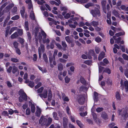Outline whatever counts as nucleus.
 I'll return each mask as SVG.
<instances>
[{
    "instance_id": "1",
    "label": "nucleus",
    "mask_w": 128,
    "mask_h": 128,
    "mask_svg": "<svg viewBox=\"0 0 128 128\" xmlns=\"http://www.w3.org/2000/svg\"><path fill=\"white\" fill-rule=\"evenodd\" d=\"M42 36L43 37L42 38L43 42L44 43H48L50 42V40L48 38H46V34L44 32L42 31L41 32H40L38 36V39L40 41L41 40L42 38Z\"/></svg>"
},
{
    "instance_id": "2",
    "label": "nucleus",
    "mask_w": 128,
    "mask_h": 128,
    "mask_svg": "<svg viewBox=\"0 0 128 128\" xmlns=\"http://www.w3.org/2000/svg\"><path fill=\"white\" fill-rule=\"evenodd\" d=\"M60 10L62 12V15L64 16V18L66 19H68L70 17H71V13L69 12L67 13L68 9L66 7L61 6L60 7Z\"/></svg>"
},
{
    "instance_id": "3",
    "label": "nucleus",
    "mask_w": 128,
    "mask_h": 128,
    "mask_svg": "<svg viewBox=\"0 0 128 128\" xmlns=\"http://www.w3.org/2000/svg\"><path fill=\"white\" fill-rule=\"evenodd\" d=\"M19 93L20 95L19 98V101L20 102H22L24 100L26 101L27 100V96L23 90H20Z\"/></svg>"
},
{
    "instance_id": "4",
    "label": "nucleus",
    "mask_w": 128,
    "mask_h": 128,
    "mask_svg": "<svg viewBox=\"0 0 128 128\" xmlns=\"http://www.w3.org/2000/svg\"><path fill=\"white\" fill-rule=\"evenodd\" d=\"M28 8L29 12H30V17L32 20H34L35 19V16L34 14L33 11L32 6L31 3L28 5Z\"/></svg>"
},
{
    "instance_id": "5",
    "label": "nucleus",
    "mask_w": 128,
    "mask_h": 128,
    "mask_svg": "<svg viewBox=\"0 0 128 128\" xmlns=\"http://www.w3.org/2000/svg\"><path fill=\"white\" fill-rule=\"evenodd\" d=\"M91 13L94 17H97L100 16V11L98 9L91 10Z\"/></svg>"
},
{
    "instance_id": "6",
    "label": "nucleus",
    "mask_w": 128,
    "mask_h": 128,
    "mask_svg": "<svg viewBox=\"0 0 128 128\" xmlns=\"http://www.w3.org/2000/svg\"><path fill=\"white\" fill-rule=\"evenodd\" d=\"M48 89H45L44 90L43 92L42 93L39 94L38 95L42 99L44 98H47L48 96Z\"/></svg>"
},
{
    "instance_id": "7",
    "label": "nucleus",
    "mask_w": 128,
    "mask_h": 128,
    "mask_svg": "<svg viewBox=\"0 0 128 128\" xmlns=\"http://www.w3.org/2000/svg\"><path fill=\"white\" fill-rule=\"evenodd\" d=\"M44 50V46L43 44H41L40 47L38 48V52L39 58H40L41 57L42 52H43Z\"/></svg>"
},
{
    "instance_id": "8",
    "label": "nucleus",
    "mask_w": 128,
    "mask_h": 128,
    "mask_svg": "<svg viewBox=\"0 0 128 128\" xmlns=\"http://www.w3.org/2000/svg\"><path fill=\"white\" fill-rule=\"evenodd\" d=\"M72 13L73 14L71 16V17L73 18L72 19V20H78L80 18V17L78 14H74V12H72Z\"/></svg>"
},
{
    "instance_id": "9",
    "label": "nucleus",
    "mask_w": 128,
    "mask_h": 128,
    "mask_svg": "<svg viewBox=\"0 0 128 128\" xmlns=\"http://www.w3.org/2000/svg\"><path fill=\"white\" fill-rule=\"evenodd\" d=\"M47 120L46 118H44V116H42L39 120V123L41 124L42 126L44 125L46 123V121Z\"/></svg>"
},
{
    "instance_id": "10",
    "label": "nucleus",
    "mask_w": 128,
    "mask_h": 128,
    "mask_svg": "<svg viewBox=\"0 0 128 128\" xmlns=\"http://www.w3.org/2000/svg\"><path fill=\"white\" fill-rule=\"evenodd\" d=\"M85 100V98L83 96H80L79 97L78 102L80 104H84Z\"/></svg>"
},
{
    "instance_id": "11",
    "label": "nucleus",
    "mask_w": 128,
    "mask_h": 128,
    "mask_svg": "<svg viewBox=\"0 0 128 128\" xmlns=\"http://www.w3.org/2000/svg\"><path fill=\"white\" fill-rule=\"evenodd\" d=\"M124 85L123 90H125L126 92L128 91V81L126 80L124 82Z\"/></svg>"
},
{
    "instance_id": "12",
    "label": "nucleus",
    "mask_w": 128,
    "mask_h": 128,
    "mask_svg": "<svg viewBox=\"0 0 128 128\" xmlns=\"http://www.w3.org/2000/svg\"><path fill=\"white\" fill-rule=\"evenodd\" d=\"M42 110L38 106L36 107V115L38 116H40Z\"/></svg>"
},
{
    "instance_id": "13",
    "label": "nucleus",
    "mask_w": 128,
    "mask_h": 128,
    "mask_svg": "<svg viewBox=\"0 0 128 128\" xmlns=\"http://www.w3.org/2000/svg\"><path fill=\"white\" fill-rule=\"evenodd\" d=\"M29 105L30 106L32 112L33 113L36 110L34 105V104H32L31 102H29Z\"/></svg>"
},
{
    "instance_id": "14",
    "label": "nucleus",
    "mask_w": 128,
    "mask_h": 128,
    "mask_svg": "<svg viewBox=\"0 0 128 128\" xmlns=\"http://www.w3.org/2000/svg\"><path fill=\"white\" fill-rule=\"evenodd\" d=\"M94 51L92 50H90L88 53V58L90 59L92 58L91 56H94Z\"/></svg>"
},
{
    "instance_id": "15",
    "label": "nucleus",
    "mask_w": 128,
    "mask_h": 128,
    "mask_svg": "<svg viewBox=\"0 0 128 128\" xmlns=\"http://www.w3.org/2000/svg\"><path fill=\"white\" fill-rule=\"evenodd\" d=\"M125 34V33L124 32H120L116 34L115 35L113 36V37L114 40H116V37H118L122 35H124Z\"/></svg>"
},
{
    "instance_id": "16",
    "label": "nucleus",
    "mask_w": 128,
    "mask_h": 128,
    "mask_svg": "<svg viewBox=\"0 0 128 128\" xmlns=\"http://www.w3.org/2000/svg\"><path fill=\"white\" fill-rule=\"evenodd\" d=\"M55 0L57 1L58 3L54 1H51L50 2L51 4H55L57 6H59V4H60V0Z\"/></svg>"
},
{
    "instance_id": "17",
    "label": "nucleus",
    "mask_w": 128,
    "mask_h": 128,
    "mask_svg": "<svg viewBox=\"0 0 128 128\" xmlns=\"http://www.w3.org/2000/svg\"><path fill=\"white\" fill-rule=\"evenodd\" d=\"M105 54L104 52H102L99 54L98 57V60H101L104 58V57Z\"/></svg>"
},
{
    "instance_id": "18",
    "label": "nucleus",
    "mask_w": 128,
    "mask_h": 128,
    "mask_svg": "<svg viewBox=\"0 0 128 128\" xmlns=\"http://www.w3.org/2000/svg\"><path fill=\"white\" fill-rule=\"evenodd\" d=\"M115 96L117 100H121V97L119 92H116Z\"/></svg>"
},
{
    "instance_id": "19",
    "label": "nucleus",
    "mask_w": 128,
    "mask_h": 128,
    "mask_svg": "<svg viewBox=\"0 0 128 128\" xmlns=\"http://www.w3.org/2000/svg\"><path fill=\"white\" fill-rule=\"evenodd\" d=\"M48 101H50L52 98V92L50 90H49L48 91Z\"/></svg>"
},
{
    "instance_id": "20",
    "label": "nucleus",
    "mask_w": 128,
    "mask_h": 128,
    "mask_svg": "<svg viewBox=\"0 0 128 128\" xmlns=\"http://www.w3.org/2000/svg\"><path fill=\"white\" fill-rule=\"evenodd\" d=\"M28 77V75L27 73H25L24 74V79L25 80V83H28L29 82V80L27 79Z\"/></svg>"
},
{
    "instance_id": "21",
    "label": "nucleus",
    "mask_w": 128,
    "mask_h": 128,
    "mask_svg": "<svg viewBox=\"0 0 128 128\" xmlns=\"http://www.w3.org/2000/svg\"><path fill=\"white\" fill-rule=\"evenodd\" d=\"M75 68L74 66H71L70 68V70L71 72L70 71H68V74H72V72H73L74 71V70Z\"/></svg>"
},
{
    "instance_id": "22",
    "label": "nucleus",
    "mask_w": 128,
    "mask_h": 128,
    "mask_svg": "<svg viewBox=\"0 0 128 128\" xmlns=\"http://www.w3.org/2000/svg\"><path fill=\"white\" fill-rule=\"evenodd\" d=\"M7 5L6 3H5L4 4L2 5L1 8H0V17H1L3 14L2 12H1L2 9L3 8L5 7V6Z\"/></svg>"
},
{
    "instance_id": "23",
    "label": "nucleus",
    "mask_w": 128,
    "mask_h": 128,
    "mask_svg": "<svg viewBox=\"0 0 128 128\" xmlns=\"http://www.w3.org/2000/svg\"><path fill=\"white\" fill-rule=\"evenodd\" d=\"M18 36L17 32H15L11 35V38L12 39L14 38L17 37Z\"/></svg>"
},
{
    "instance_id": "24",
    "label": "nucleus",
    "mask_w": 128,
    "mask_h": 128,
    "mask_svg": "<svg viewBox=\"0 0 128 128\" xmlns=\"http://www.w3.org/2000/svg\"><path fill=\"white\" fill-rule=\"evenodd\" d=\"M38 68L43 73H46L47 72V70L45 68H42L41 67H40L39 66H38Z\"/></svg>"
},
{
    "instance_id": "25",
    "label": "nucleus",
    "mask_w": 128,
    "mask_h": 128,
    "mask_svg": "<svg viewBox=\"0 0 128 128\" xmlns=\"http://www.w3.org/2000/svg\"><path fill=\"white\" fill-rule=\"evenodd\" d=\"M102 117L104 119H106L108 118V116L104 112H103L101 115Z\"/></svg>"
},
{
    "instance_id": "26",
    "label": "nucleus",
    "mask_w": 128,
    "mask_h": 128,
    "mask_svg": "<svg viewBox=\"0 0 128 128\" xmlns=\"http://www.w3.org/2000/svg\"><path fill=\"white\" fill-rule=\"evenodd\" d=\"M92 115L93 116V117L94 118L95 120V121L96 122L97 121V120H98V118L97 117V116L96 114L94 113L92 111Z\"/></svg>"
},
{
    "instance_id": "27",
    "label": "nucleus",
    "mask_w": 128,
    "mask_h": 128,
    "mask_svg": "<svg viewBox=\"0 0 128 128\" xmlns=\"http://www.w3.org/2000/svg\"><path fill=\"white\" fill-rule=\"evenodd\" d=\"M58 69L59 70H63V66L62 64L61 63L58 64Z\"/></svg>"
},
{
    "instance_id": "28",
    "label": "nucleus",
    "mask_w": 128,
    "mask_h": 128,
    "mask_svg": "<svg viewBox=\"0 0 128 128\" xmlns=\"http://www.w3.org/2000/svg\"><path fill=\"white\" fill-rule=\"evenodd\" d=\"M94 4L93 3L89 2L85 5V7L86 8H88L92 6Z\"/></svg>"
},
{
    "instance_id": "29",
    "label": "nucleus",
    "mask_w": 128,
    "mask_h": 128,
    "mask_svg": "<svg viewBox=\"0 0 128 128\" xmlns=\"http://www.w3.org/2000/svg\"><path fill=\"white\" fill-rule=\"evenodd\" d=\"M25 12V10L24 8L22 7V9L21 10L20 12L22 16V18H24V13Z\"/></svg>"
},
{
    "instance_id": "30",
    "label": "nucleus",
    "mask_w": 128,
    "mask_h": 128,
    "mask_svg": "<svg viewBox=\"0 0 128 128\" xmlns=\"http://www.w3.org/2000/svg\"><path fill=\"white\" fill-rule=\"evenodd\" d=\"M112 13L115 16L120 18L118 13L116 10H114L112 12Z\"/></svg>"
},
{
    "instance_id": "31",
    "label": "nucleus",
    "mask_w": 128,
    "mask_h": 128,
    "mask_svg": "<svg viewBox=\"0 0 128 128\" xmlns=\"http://www.w3.org/2000/svg\"><path fill=\"white\" fill-rule=\"evenodd\" d=\"M50 58V63H52V61H53V64L54 65H56V63L55 61V60H53V58H52L51 57V56H50L49 57Z\"/></svg>"
},
{
    "instance_id": "32",
    "label": "nucleus",
    "mask_w": 128,
    "mask_h": 128,
    "mask_svg": "<svg viewBox=\"0 0 128 128\" xmlns=\"http://www.w3.org/2000/svg\"><path fill=\"white\" fill-rule=\"evenodd\" d=\"M52 114L53 116V117L56 120H58V117L57 116V114L56 112H53Z\"/></svg>"
},
{
    "instance_id": "33",
    "label": "nucleus",
    "mask_w": 128,
    "mask_h": 128,
    "mask_svg": "<svg viewBox=\"0 0 128 128\" xmlns=\"http://www.w3.org/2000/svg\"><path fill=\"white\" fill-rule=\"evenodd\" d=\"M76 122L77 124L80 127V128H82L83 125L82 124L81 122L79 120H76Z\"/></svg>"
},
{
    "instance_id": "34",
    "label": "nucleus",
    "mask_w": 128,
    "mask_h": 128,
    "mask_svg": "<svg viewBox=\"0 0 128 128\" xmlns=\"http://www.w3.org/2000/svg\"><path fill=\"white\" fill-rule=\"evenodd\" d=\"M92 62L91 60H85L84 63V64H86L88 65H91L92 63Z\"/></svg>"
},
{
    "instance_id": "35",
    "label": "nucleus",
    "mask_w": 128,
    "mask_h": 128,
    "mask_svg": "<svg viewBox=\"0 0 128 128\" xmlns=\"http://www.w3.org/2000/svg\"><path fill=\"white\" fill-rule=\"evenodd\" d=\"M94 100L95 101H96L98 99V94L96 92H94Z\"/></svg>"
},
{
    "instance_id": "36",
    "label": "nucleus",
    "mask_w": 128,
    "mask_h": 128,
    "mask_svg": "<svg viewBox=\"0 0 128 128\" xmlns=\"http://www.w3.org/2000/svg\"><path fill=\"white\" fill-rule=\"evenodd\" d=\"M91 25H92L94 26H96L98 25V23L97 22L93 21L91 22Z\"/></svg>"
},
{
    "instance_id": "37",
    "label": "nucleus",
    "mask_w": 128,
    "mask_h": 128,
    "mask_svg": "<svg viewBox=\"0 0 128 128\" xmlns=\"http://www.w3.org/2000/svg\"><path fill=\"white\" fill-rule=\"evenodd\" d=\"M30 109L29 108H27L26 110V114L27 115H30Z\"/></svg>"
},
{
    "instance_id": "38",
    "label": "nucleus",
    "mask_w": 128,
    "mask_h": 128,
    "mask_svg": "<svg viewBox=\"0 0 128 128\" xmlns=\"http://www.w3.org/2000/svg\"><path fill=\"white\" fill-rule=\"evenodd\" d=\"M104 72L107 73L108 74H110L111 73V70H110L108 68H106L105 69Z\"/></svg>"
},
{
    "instance_id": "39",
    "label": "nucleus",
    "mask_w": 128,
    "mask_h": 128,
    "mask_svg": "<svg viewBox=\"0 0 128 128\" xmlns=\"http://www.w3.org/2000/svg\"><path fill=\"white\" fill-rule=\"evenodd\" d=\"M58 51L57 50H54V54H53V56L52 57L53 58V59L54 60H55V56H56L57 54Z\"/></svg>"
},
{
    "instance_id": "40",
    "label": "nucleus",
    "mask_w": 128,
    "mask_h": 128,
    "mask_svg": "<svg viewBox=\"0 0 128 128\" xmlns=\"http://www.w3.org/2000/svg\"><path fill=\"white\" fill-rule=\"evenodd\" d=\"M17 28L16 27H14L12 28L9 34H11L14 31L16 30Z\"/></svg>"
},
{
    "instance_id": "41",
    "label": "nucleus",
    "mask_w": 128,
    "mask_h": 128,
    "mask_svg": "<svg viewBox=\"0 0 128 128\" xmlns=\"http://www.w3.org/2000/svg\"><path fill=\"white\" fill-rule=\"evenodd\" d=\"M80 80L81 82L83 84H84L86 83V81L84 78L82 77H81L80 78Z\"/></svg>"
},
{
    "instance_id": "42",
    "label": "nucleus",
    "mask_w": 128,
    "mask_h": 128,
    "mask_svg": "<svg viewBox=\"0 0 128 128\" xmlns=\"http://www.w3.org/2000/svg\"><path fill=\"white\" fill-rule=\"evenodd\" d=\"M19 18V16L18 15H16L12 17L11 19L13 20H16L18 19Z\"/></svg>"
},
{
    "instance_id": "43",
    "label": "nucleus",
    "mask_w": 128,
    "mask_h": 128,
    "mask_svg": "<svg viewBox=\"0 0 128 128\" xmlns=\"http://www.w3.org/2000/svg\"><path fill=\"white\" fill-rule=\"evenodd\" d=\"M64 76L62 74V72H60L58 75V78L60 80H62L63 79V77Z\"/></svg>"
},
{
    "instance_id": "44",
    "label": "nucleus",
    "mask_w": 128,
    "mask_h": 128,
    "mask_svg": "<svg viewBox=\"0 0 128 128\" xmlns=\"http://www.w3.org/2000/svg\"><path fill=\"white\" fill-rule=\"evenodd\" d=\"M101 4L103 8H105L106 4V1L105 0H102L101 2Z\"/></svg>"
},
{
    "instance_id": "45",
    "label": "nucleus",
    "mask_w": 128,
    "mask_h": 128,
    "mask_svg": "<svg viewBox=\"0 0 128 128\" xmlns=\"http://www.w3.org/2000/svg\"><path fill=\"white\" fill-rule=\"evenodd\" d=\"M2 114L4 116H8V112L6 111H4L2 112Z\"/></svg>"
},
{
    "instance_id": "46",
    "label": "nucleus",
    "mask_w": 128,
    "mask_h": 128,
    "mask_svg": "<svg viewBox=\"0 0 128 128\" xmlns=\"http://www.w3.org/2000/svg\"><path fill=\"white\" fill-rule=\"evenodd\" d=\"M122 56L124 59L127 60H128V56H127L126 54H125L122 55Z\"/></svg>"
},
{
    "instance_id": "47",
    "label": "nucleus",
    "mask_w": 128,
    "mask_h": 128,
    "mask_svg": "<svg viewBox=\"0 0 128 128\" xmlns=\"http://www.w3.org/2000/svg\"><path fill=\"white\" fill-rule=\"evenodd\" d=\"M13 45L14 48L16 49L18 48V43L16 42H14L13 43Z\"/></svg>"
},
{
    "instance_id": "48",
    "label": "nucleus",
    "mask_w": 128,
    "mask_h": 128,
    "mask_svg": "<svg viewBox=\"0 0 128 128\" xmlns=\"http://www.w3.org/2000/svg\"><path fill=\"white\" fill-rule=\"evenodd\" d=\"M25 28L26 30H28V22H25Z\"/></svg>"
},
{
    "instance_id": "49",
    "label": "nucleus",
    "mask_w": 128,
    "mask_h": 128,
    "mask_svg": "<svg viewBox=\"0 0 128 128\" xmlns=\"http://www.w3.org/2000/svg\"><path fill=\"white\" fill-rule=\"evenodd\" d=\"M65 39L66 41L69 44L71 43V40L69 36H67L65 38Z\"/></svg>"
},
{
    "instance_id": "50",
    "label": "nucleus",
    "mask_w": 128,
    "mask_h": 128,
    "mask_svg": "<svg viewBox=\"0 0 128 128\" xmlns=\"http://www.w3.org/2000/svg\"><path fill=\"white\" fill-rule=\"evenodd\" d=\"M45 3L44 0H40L38 1V4L42 5Z\"/></svg>"
},
{
    "instance_id": "51",
    "label": "nucleus",
    "mask_w": 128,
    "mask_h": 128,
    "mask_svg": "<svg viewBox=\"0 0 128 128\" xmlns=\"http://www.w3.org/2000/svg\"><path fill=\"white\" fill-rule=\"evenodd\" d=\"M95 40L96 42H99L101 41V40L99 37L98 36L95 38Z\"/></svg>"
},
{
    "instance_id": "52",
    "label": "nucleus",
    "mask_w": 128,
    "mask_h": 128,
    "mask_svg": "<svg viewBox=\"0 0 128 128\" xmlns=\"http://www.w3.org/2000/svg\"><path fill=\"white\" fill-rule=\"evenodd\" d=\"M28 85L31 88L33 87L34 86V82H30Z\"/></svg>"
},
{
    "instance_id": "53",
    "label": "nucleus",
    "mask_w": 128,
    "mask_h": 128,
    "mask_svg": "<svg viewBox=\"0 0 128 128\" xmlns=\"http://www.w3.org/2000/svg\"><path fill=\"white\" fill-rule=\"evenodd\" d=\"M18 69L17 67L15 66H13L12 69V72L13 74H14L17 70Z\"/></svg>"
},
{
    "instance_id": "54",
    "label": "nucleus",
    "mask_w": 128,
    "mask_h": 128,
    "mask_svg": "<svg viewBox=\"0 0 128 128\" xmlns=\"http://www.w3.org/2000/svg\"><path fill=\"white\" fill-rule=\"evenodd\" d=\"M44 90V88L43 87H40V88L38 89L37 90L38 93H41Z\"/></svg>"
},
{
    "instance_id": "55",
    "label": "nucleus",
    "mask_w": 128,
    "mask_h": 128,
    "mask_svg": "<svg viewBox=\"0 0 128 128\" xmlns=\"http://www.w3.org/2000/svg\"><path fill=\"white\" fill-rule=\"evenodd\" d=\"M70 78H68V76H66L65 78V81L66 83H68L70 82Z\"/></svg>"
},
{
    "instance_id": "56",
    "label": "nucleus",
    "mask_w": 128,
    "mask_h": 128,
    "mask_svg": "<svg viewBox=\"0 0 128 128\" xmlns=\"http://www.w3.org/2000/svg\"><path fill=\"white\" fill-rule=\"evenodd\" d=\"M52 121V119L50 118H49L48 119V123L46 124V126H48L51 123Z\"/></svg>"
},
{
    "instance_id": "57",
    "label": "nucleus",
    "mask_w": 128,
    "mask_h": 128,
    "mask_svg": "<svg viewBox=\"0 0 128 128\" xmlns=\"http://www.w3.org/2000/svg\"><path fill=\"white\" fill-rule=\"evenodd\" d=\"M28 106V105L27 104H25L23 105L22 106V108L24 110L26 109V108H27Z\"/></svg>"
},
{
    "instance_id": "58",
    "label": "nucleus",
    "mask_w": 128,
    "mask_h": 128,
    "mask_svg": "<svg viewBox=\"0 0 128 128\" xmlns=\"http://www.w3.org/2000/svg\"><path fill=\"white\" fill-rule=\"evenodd\" d=\"M74 64L72 62H69L67 64H66V67H68L70 66L74 65Z\"/></svg>"
},
{
    "instance_id": "59",
    "label": "nucleus",
    "mask_w": 128,
    "mask_h": 128,
    "mask_svg": "<svg viewBox=\"0 0 128 128\" xmlns=\"http://www.w3.org/2000/svg\"><path fill=\"white\" fill-rule=\"evenodd\" d=\"M12 6H7L4 9V10L6 11V12L8 11L10 9L12 8Z\"/></svg>"
},
{
    "instance_id": "60",
    "label": "nucleus",
    "mask_w": 128,
    "mask_h": 128,
    "mask_svg": "<svg viewBox=\"0 0 128 128\" xmlns=\"http://www.w3.org/2000/svg\"><path fill=\"white\" fill-rule=\"evenodd\" d=\"M78 25L80 27H82L85 25V24L83 22H81L78 23Z\"/></svg>"
},
{
    "instance_id": "61",
    "label": "nucleus",
    "mask_w": 128,
    "mask_h": 128,
    "mask_svg": "<svg viewBox=\"0 0 128 128\" xmlns=\"http://www.w3.org/2000/svg\"><path fill=\"white\" fill-rule=\"evenodd\" d=\"M8 114L10 115L12 114L14 112V111L11 109H9L8 110Z\"/></svg>"
},
{
    "instance_id": "62",
    "label": "nucleus",
    "mask_w": 128,
    "mask_h": 128,
    "mask_svg": "<svg viewBox=\"0 0 128 128\" xmlns=\"http://www.w3.org/2000/svg\"><path fill=\"white\" fill-rule=\"evenodd\" d=\"M18 34L19 35H21L23 34V31L22 30L19 29L18 30Z\"/></svg>"
},
{
    "instance_id": "63",
    "label": "nucleus",
    "mask_w": 128,
    "mask_h": 128,
    "mask_svg": "<svg viewBox=\"0 0 128 128\" xmlns=\"http://www.w3.org/2000/svg\"><path fill=\"white\" fill-rule=\"evenodd\" d=\"M42 85V83L40 82H39L38 84L35 86V88L36 89L38 88Z\"/></svg>"
},
{
    "instance_id": "64",
    "label": "nucleus",
    "mask_w": 128,
    "mask_h": 128,
    "mask_svg": "<svg viewBox=\"0 0 128 128\" xmlns=\"http://www.w3.org/2000/svg\"><path fill=\"white\" fill-rule=\"evenodd\" d=\"M124 74L125 76L128 78V69H126L125 70Z\"/></svg>"
}]
</instances>
